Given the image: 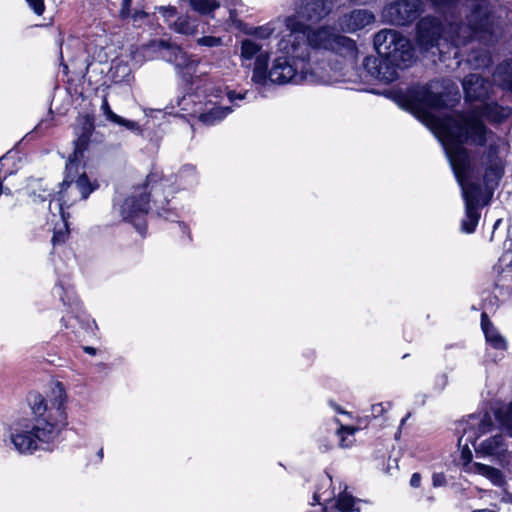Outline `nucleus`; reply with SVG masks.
<instances>
[{
    "label": "nucleus",
    "mask_w": 512,
    "mask_h": 512,
    "mask_svg": "<svg viewBox=\"0 0 512 512\" xmlns=\"http://www.w3.org/2000/svg\"><path fill=\"white\" fill-rule=\"evenodd\" d=\"M284 23L285 30L277 44L282 55L273 60L269 69L267 57L258 56L252 71L253 84H333L345 80V68L353 66L358 56L354 40L333 35L325 28L306 35L295 17H286Z\"/></svg>",
    "instance_id": "nucleus-1"
},
{
    "label": "nucleus",
    "mask_w": 512,
    "mask_h": 512,
    "mask_svg": "<svg viewBox=\"0 0 512 512\" xmlns=\"http://www.w3.org/2000/svg\"><path fill=\"white\" fill-rule=\"evenodd\" d=\"M433 132L445 151L446 157L452 167L451 158H459L460 151L464 150L467 157V170L464 172L465 180L470 181L472 165L468 150L464 144L483 147L487 144L483 159L486 165L484 184L487 189H493L504 173L503 161L499 155L500 150L507 145L504 138L496 135L484 122L477 119L475 114H455L433 121Z\"/></svg>",
    "instance_id": "nucleus-2"
},
{
    "label": "nucleus",
    "mask_w": 512,
    "mask_h": 512,
    "mask_svg": "<svg viewBox=\"0 0 512 512\" xmlns=\"http://www.w3.org/2000/svg\"><path fill=\"white\" fill-rule=\"evenodd\" d=\"M27 401L33 414L32 422L15 423L7 437L15 451L32 455L37 450L49 449L67 425V394L64 385L56 381L51 383L47 397L31 392Z\"/></svg>",
    "instance_id": "nucleus-3"
},
{
    "label": "nucleus",
    "mask_w": 512,
    "mask_h": 512,
    "mask_svg": "<svg viewBox=\"0 0 512 512\" xmlns=\"http://www.w3.org/2000/svg\"><path fill=\"white\" fill-rule=\"evenodd\" d=\"M493 34L489 11L485 0L473 4V9L468 17V24L449 23L444 28L435 17H424L417 25V43L425 51L436 47L439 54L450 53L454 50L453 57L460 56L459 49L473 39L480 42L490 40Z\"/></svg>",
    "instance_id": "nucleus-4"
},
{
    "label": "nucleus",
    "mask_w": 512,
    "mask_h": 512,
    "mask_svg": "<svg viewBox=\"0 0 512 512\" xmlns=\"http://www.w3.org/2000/svg\"><path fill=\"white\" fill-rule=\"evenodd\" d=\"M374 47L379 57L368 56L363 66L375 80L389 84L399 78V71L415 60L410 40L394 29H382L374 36Z\"/></svg>",
    "instance_id": "nucleus-5"
},
{
    "label": "nucleus",
    "mask_w": 512,
    "mask_h": 512,
    "mask_svg": "<svg viewBox=\"0 0 512 512\" xmlns=\"http://www.w3.org/2000/svg\"><path fill=\"white\" fill-rule=\"evenodd\" d=\"M93 130L92 119L85 116L82 119L80 130H76L78 137L74 142V152L69 156L66 163L65 178L60 184L56 208H59V204H62V210H64L65 205L70 206L78 201L86 200L99 187L97 180L91 181L88 178L82 163Z\"/></svg>",
    "instance_id": "nucleus-6"
},
{
    "label": "nucleus",
    "mask_w": 512,
    "mask_h": 512,
    "mask_svg": "<svg viewBox=\"0 0 512 512\" xmlns=\"http://www.w3.org/2000/svg\"><path fill=\"white\" fill-rule=\"evenodd\" d=\"M493 429V422L489 414H473L457 424L456 432L459 434L458 447L461 450L458 465L461 470L468 474L480 475L488 479L495 486H503L505 478L502 472L492 466L472 462V451L469 445L474 448L477 441L487 435Z\"/></svg>",
    "instance_id": "nucleus-7"
},
{
    "label": "nucleus",
    "mask_w": 512,
    "mask_h": 512,
    "mask_svg": "<svg viewBox=\"0 0 512 512\" xmlns=\"http://www.w3.org/2000/svg\"><path fill=\"white\" fill-rule=\"evenodd\" d=\"M198 179L196 167L192 164L183 165L175 175L174 182L171 178L161 177L158 173L149 174L147 185H151L149 194L157 205V214L168 221H175L178 218L177 214L164 207L168 204L167 197L175 192L173 185L176 184L178 189H189L198 184Z\"/></svg>",
    "instance_id": "nucleus-8"
},
{
    "label": "nucleus",
    "mask_w": 512,
    "mask_h": 512,
    "mask_svg": "<svg viewBox=\"0 0 512 512\" xmlns=\"http://www.w3.org/2000/svg\"><path fill=\"white\" fill-rule=\"evenodd\" d=\"M460 159L455 156L451 158L454 176L461 188L462 197L465 203V216L461 222V231L471 234L476 230L480 220V196L481 187L477 183L465 180L464 172L467 170V157L464 150L460 151Z\"/></svg>",
    "instance_id": "nucleus-9"
},
{
    "label": "nucleus",
    "mask_w": 512,
    "mask_h": 512,
    "mask_svg": "<svg viewBox=\"0 0 512 512\" xmlns=\"http://www.w3.org/2000/svg\"><path fill=\"white\" fill-rule=\"evenodd\" d=\"M148 187L151 188V185H147L146 182L144 186L134 187L127 197L117 196L113 201V212L117 213L123 221L131 223L141 235H144L146 231L145 217L149 209L148 196H151L149 193L147 195Z\"/></svg>",
    "instance_id": "nucleus-10"
},
{
    "label": "nucleus",
    "mask_w": 512,
    "mask_h": 512,
    "mask_svg": "<svg viewBox=\"0 0 512 512\" xmlns=\"http://www.w3.org/2000/svg\"><path fill=\"white\" fill-rule=\"evenodd\" d=\"M162 58L173 64L179 77L190 86L196 88L203 82L206 71L199 69L200 61L193 55H189L179 46L161 40L159 42Z\"/></svg>",
    "instance_id": "nucleus-11"
},
{
    "label": "nucleus",
    "mask_w": 512,
    "mask_h": 512,
    "mask_svg": "<svg viewBox=\"0 0 512 512\" xmlns=\"http://www.w3.org/2000/svg\"><path fill=\"white\" fill-rule=\"evenodd\" d=\"M446 105L444 93L438 91V82L411 86L407 90L402 104L408 111L423 114L427 109L444 108Z\"/></svg>",
    "instance_id": "nucleus-12"
},
{
    "label": "nucleus",
    "mask_w": 512,
    "mask_h": 512,
    "mask_svg": "<svg viewBox=\"0 0 512 512\" xmlns=\"http://www.w3.org/2000/svg\"><path fill=\"white\" fill-rule=\"evenodd\" d=\"M332 479L329 475L325 477L320 487L314 492L313 500L324 506V512H359L354 509L355 498L347 492V486L339 492L338 498L334 501V490H330Z\"/></svg>",
    "instance_id": "nucleus-13"
},
{
    "label": "nucleus",
    "mask_w": 512,
    "mask_h": 512,
    "mask_svg": "<svg viewBox=\"0 0 512 512\" xmlns=\"http://www.w3.org/2000/svg\"><path fill=\"white\" fill-rule=\"evenodd\" d=\"M197 97L193 93H188L179 99L177 104L182 111L197 116L199 121L205 125L218 124L232 112L229 106H217L211 102L205 103V109H203L201 103L195 102Z\"/></svg>",
    "instance_id": "nucleus-14"
},
{
    "label": "nucleus",
    "mask_w": 512,
    "mask_h": 512,
    "mask_svg": "<svg viewBox=\"0 0 512 512\" xmlns=\"http://www.w3.org/2000/svg\"><path fill=\"white\" fill-rule=\"evenodd\" d=\"M334 6V0H301L299 6L296 8V13L289 17H295L303 25V30L306 35H310L318 29H310L305 22H318L326 17ZM327 29L333 35H337L328 27H321Z\"/></svg>",
    "instance_id": "nucleus-15"
},
{
    "label": "nucleus",
    "mask_w": 512,
    "mask_h": 512,
    "mask_svg": "<svg viewBox=\"0 0 512 512\" xmlns=\"http://www.w3.org/2000/svg\"><path fill=\"white\" fill-rule=\"evenodd\" d=\"M422 11L420 0H397L387 4L382 15L391 24L406 25L416 20Z\"/></svg>",
    "instance_id": "nucleus-16"
},
{
    "label": "nucleus",
    "mask_w": 512,
    "mask_h": 512,
    "mask_svg": "<svg viewBox=\"0 0 512 512\" xmlns=\"http://www.w3.org/2000/svg\"><path fill=\"white\" fill-rule=\"evenodd\" d=\"M460 114H475L477 119L483 122V119L492 125L501 124L512 115V108L507 105H501L497 102H486L480 106L474 107L467 112Z\"/></svg>",
    "instance_id": "nucleus-17"
},
{
    "label": "nucleus",
    "mask_w": 512,
    "mask_h": 512,
    "mask_svg": "<svg viewBox=\"0 0 512 512\" xmlns=\"http://www.w3.org/2000/svg\"><path fill=\"white\" fill-rule=\"evenodd\" d=\"M494 430L495 428L493 427L492 431L488 433L490 434L489 436L477 441L475 451L478 456L491 457L502 461L508 452V446L501 433L492 434Z\"/></svg>",
    "instance_id": "nucleus-18"
},
{
    "label": "nucleus",
    "mask_w": 512,
    "mask_h": 512,
    "mask_svg": "<svg viewBox=\"0 0 512 512\" xmlns=\"http://www.w3.org/2000/svg\"><path fill=\"white\" fill-rule=\"evenodd\" d=\"M462 86L468 101H484L492 90V84L479 74L467 75L462 81Z\"/></svg>",
    "instance_id": "nucleus-19"
},
{
    "label": "nucleus",
    "mask_w": 512,
    "mask_h": 512,
    "mask_svg": "<svg viewBox=\"0 0 512 512\" xmlns=\"http://www.w3.org/2000/svg\"><path fill=\"white\" fill-rule=\"evenodd\" d=\"M375 21L374 14L366 9H355L338 19V27L342 32L354 33L364 29Z\"/></svg>",
    "instance_id": "nucleus-20"
},
{
    "label": "nucleus",
    "mask_w": 512,
    "mask_h": 512,
    "mask_svg": "<svg viewBox=\"0 0 512 512\" xmlns=\"http://www.w3.org/2000/svg\"><path fill=\"white\" fill-rule=\"evenodd\" d=\"M54 294L58 295L63 304L71 308V313L75 315V318L80 320L83 312L73 288L70 285L65 286L60 282L56 284Z\"/></svg>",
    "instance_id": "nucleus-21"
},
{
    "label": "nucleus",
    "mask_w": 512,
    "mask_h": 512,
    "mask_svg": "<svg viewBox=\"0 0 512 512\" xmlns=\"http://www.w3.org/2000/svg\"><path fill=\"white\" fill-rule=\"evenodd\" d=\"M481 327H482L483 333L485 335L487 344H489L492 348L497 349V350H506L507 349L506 339L500 334V332L489 321V319L485 313H482V315H481Z\"/></svg>",
    "instance_id": "nucleus-22"
},
{
    "label": "nucleus",
    "mask_w": 512,
    "mask_h": 512,
    "mask_svg": "<svg viewBox=\"0 0 512 512\" xmlns=\"http://www.w3.org/2000/svg\"><path fill=\"white\" fill-rule=\"evenodd\" d=\"M493 81L501 89L512 93V60H506L496 67Z\"/></svg>",
    "instance_id": "nucleus-23"
},
{
    "label": "nucleus",
    "mask_w": 512,
    "mask_h": 512,
    "mask_svg": "<svg viewBox=\"0 0 512 512\" xmlns=\"http://www.w3.org/2000/svg\"><path fill=\"white\" fill-rule=\"evenodd\" d=\"M100 110L102 111L103 115L105 116L107 121H110L112 123H115L119 126L125 127L127 130L133 131V132H139L140 127L139 124L132 120H127L116 113H114L109 105L108 99L106 96L103 97Z\"/></svg>",
    "instance_id": "nucleus-24"
},
{
    "label": "nucleus",
    "mask_w": 512,
    "mask_h": 512,
    "mask_svg": "<svg viewBox=\"0 0 512 512\" xmlns=\"http://www.w3.org/2000/svg\"><path fill=\"white\" fill-rule=\"evenodd\" d=\"M494 416L500 426L512 437V403H504L494 409Z\"/></svg>",
    "instance_id": "nucleus-25"
},
{
    "label": "nucleus",
    "mask_w": 512,
    "mask_h": 512,
    "mask_svg": "<svg viewBox=\"0 0 512 512\" xmlns=\"http://www.w3.org/2000/svg\"><path fill=\"white\" fill-rule=\"evenodd\" d=\"M189 4L195 12L213 16L214 11L221 6V0H189Z\"/></svg>",
    "instance_id": "nucleus-26"
},
{
    "label": "nucleus",
    "mask_w": 512,
    "mask_h": 512,
    "mask_svg": "<svg viewBox=\"0 0 512 512\" xmlns=\"http://www.w3.org/2000/svg\"><path fill=\"white\" fill-rule=\"evenodd\" d=\"M262 46L252 39H245L241 44V58L243 60L251 61L258 56L267 57V55L261 53Z\"/></svg>",
    "instance_id": "nucleus-27"
},
{
    "label": "nucleus",
    "mask_w": 512,
    "mask_h": 512,
    "mask_svg": "<svg viewBox=\"0 0 512 512\" xmlns=\"http://www.w3.org/2000/svg\"><path fill=\"white\" fill-rule=\"evenodd\" d=\"M173 29L183 35H193L197 31V24L191 17L182 15L174 21Z\"/></svg>",
    "instance_id": "nucleus-28"
},
{
    "label": "nucleus",
    "mask_w": 512,
    "mask_h": 512,
    "mask_svg": "<svg viewBox=\"0 0 512 512\" xmlns=\"http://www.w3.org/2000/svg\"><path fill=\"white\" fill-rule=\"evenodd\" d=\"M57 209L59 211L62 224H61V226L55 227V229H54V234L52 237V243L54 246L57 244L64 243L69 234L67 217L64 213V210H62V204H59V208H57Z\"/></svg>",
    "instance_id": "nucleus-29"
},
{
    "label": "nucleus",
    "mask_w": 512,
    "mask_h": 512,
    "mask_svg": "<svg viewBox=\"0 0 512 512\" xmlns=\"http://www.w3.org/2000/svg\"><path fill=\"white\" fill-rule=\"evenodd\" d=\"M356 428L352 426L340 425L337 429V434L340 438L341 447H349L353 442V436L356 432Z\"/></svg>",
    "instance_id": "nucleus-30"
},
{
    "label": "nucleus",
    "mask_w": 512,
    "mask_h": 512,
    "mask_svg": "<svg viewBox=\"0 0 512 512\" xmlns=\"http://www.w3.org/2000/svg\"><path fill=\"white\" fill-rule=\"evenodd\" d=\"M468 62L475 68H483L488 67L492 60L487 51H480L479 53H472L468 58Z\"/></svg>",
    "instance_id": "nucleus-31"
},
{
    "label": "nucleus",
    "mask_w": 512,
    "mask_h": 512,
    "mask_svg": "<svg viewBox=\"0 0 512 512\" xmlns=\"http://www.w3.org/2000/svg\"><path fill=\"white\" fill-rule=\"evenodd\" d=\"M197 44L206 47H218L222 44V40L215 36H204L197 39Z\"/></svg>",
    "instance_id": "nucleus-32"
},
{
    "label": "nucleus",
    "mask_w": 512,
    "mask_h": 512,
    "mask_svg": "<svg viewBox=\"0 0 512 512\" xmlns=\"http://www.w3.org/2000/svg\"><path fill=\"white\" fill-rule=\"evenodd\" d=\"M51 193L47 189H41L39 193H36V191H33L31 194V198L33 202H44L46 200H49V209L52 210V200L50 199Z\"/></svg>",
    "instance_id": "nucleus-33"
},
{
    "label": "nucleus",
    "mask_w": 512,
    "mask_h": 512,
    "mask_svg": "<svg viewBox=\"0 0 512 512\" xmlns=\"http://www.w3.org/2000/svg\"><path fill=\"white\" fill-rule=\"evenodd\" d=\"M158 13H160L167 21H170L172 18L176 16L177 10L173 6H159L156 8Z\"/></svg>",
    "instance_id": "nucleus-34"
},
{
    "label": "nucleus",
    "mask_w": 512,
    "mask_h": 512,
    "mask_svg": "<svg viewBox=\"0 0 512 512\" xmlns=\"http://www.w3.org/2000/svg\"><path fill=\"white\" fill-rule=\"evenodd\" d=\"M33 12L40 16L45 10L44 0H25Z\"/></svg>",
    "instance_id": "nucleus-35"
},
{
    "label": "nucleus",
    "mask_w": 512,
    "mask_h": 512,
    "mask_svg": "<svg viewBox=\"0 0 512 512\" xmlns=\"http://www.w3.org/2000/svg\"><path fill=\"white\" fill-rule=\"evenodd\" d=\"M391 404L387 403H377L371 406V413L373 417H379L384 414L388 409H390Z\"/></svg>",
    "instance_id": "nucleus-36"
},
{
    "label": "nucleus",
    "mask_w": 512,
    "mask_h": 512,
    "mask_svg": "<svg viewBox=\"0 0 512 512\" xmlns=\"http://www.w3.org/2000/svg\"><path fill=\"white\" fill-rule=\"evenodd\" d=\"M131 0H122L121 9H120V17L122 19H126L131 15Z\"/></svg>",
    "instance_id": "nucleus-37"
},
{
    "label": "nucleus",
    "mask_w": 512,
    "mask_h": 512,
    "mask_svg": "<svg viewBox=\"0 0 512 512\" xmlns=\"http://www.w3.org/2000/svg\"><path fill=\"white\" fill-rule=\"evenodd\" d=\"M456 1L457 0H431L433 5L437 9H442L444 7H447L450 9V8L454 7Z\"/></svg>",
    "instance_id": "nucleus-38"
},
{
    "label": "nucleus",
    "mask_w": 512,
    "mask_h": 512,
    "mask_svg": "<svg viewBox=\"0 0 512 512\" xmlns=\"http://www.w3.org/2000/svg\"><path fill=\"white\" fill-rule=\"evenodd\" d=\"M448 384V376L446 374H440L435 378V386L439 391H442Z\"/></svg>",
    "instance_id": "nucleus-39"
},
{
    "label": "nucleus",
    "mask_w": 512,
    "mask_h": 512,
    "mask_svg": "<svg viewBox=\"0 0 512 512\" xmlns=\"http://www.w3.org/2000/svg\"><path fill=\"white\" fill-rule=\"evenodd\" d=\"M432 484L434 487H442L446 484V478L443 473H434L432 476Z\"/></svg>",
    "instance_id": "nucleus-40"
},
{
    "label": "nucleus",
    "mask_w": 512,
    "mask_h": 512,
    "mask_svg": "<svg viewBox=\"0 0 512 512\" xmlns=\"http://www.w3.org/2000/svg\"><path fill=\"white\" fill-rule=\"evenodd\" d=\"M65 48L66 49H69V48L81 49V42L78 38L71 36L68 38V40L65 44Z\"/></svg>",
    "instance_id": "nucleus-41"
},
{
    "label": "nucleus",
    "mask_w": 512,
    "mask_h": 512,
    "mask_svg": "<svg viewBox=\"0 0 512 512\" xmlns=\"http://www.w3.org/2000/svg\"><path fill=\"white\" fill-rule=\"evenodd\" d=\"M246 96V93H236L235 91L228 92V99L231 103H234L237 100H243Z\"/></svg>",
    "instance_id": "nucleus-42"
},
{
    "label": "nucleus",
    "mask_w": 512,
    "mask_h": 512,
    "mask_svg": "<svg viewBox=\"0 0 512 512\" xmlns=\"http://www.w3.org/2000/svg\"><path fill=\"white\" fill-rule=\"evenodd\" d=\"M130 17L134 22H138L146 17V13L142 10L135 9L134 11H131Z\"/></svg>",
    "instance_id": "nucleus-43"
},
{
    "label": "nucleus",
    "mask_w": 512,
    "mask_h": 512,
    "mask_svg": "<svg viewBox=\"0 0 512 512\" xmlns=\"http://www.w3.org/2000/svg\"><path fill=\"white\" fill-rule=\"evenodd\" d=\"M421 484V475L419 473H413L410 479V485L414 488L419 487Z\"/></svg>",
    "instance_id": "nucleus-44"
},
{
    "label": "nucleus",
    "mask_w": 512,
    "mask_h": 512,
    "mask_svg": "<svg viewBox=\"0 0 512 512\" xmlns=\"http://www.w3.org/2000/svg\"><path fill=\"white\" fill-rule=\"evenodd\" d=\"M507 470L512 475V452L508 454Z\"/></svg>",
    "instance_id": "nucleus-45"
},
{
    "label": "nucleus",
    "mask_w": 512,
    "mask_h": 512,
    "mask_svg": "<svg viewBox=\"0 0 512 512\" xmlns=\"http://www.w3.org/2000/svg\"><path fill=\"white\" fill-rule=\"evenodd\" d=\"M84 351L90 355L96 354V349L94 347L86 346L84 347Z\"/></svg>",
    "instance_id": "nucleus-46"
},
{
    "label": "nucleus",
    "mask_w": 512,
    "mask_h": 512,
    "mask_svg": "<svg viewBox=\"0 0 512 512\" xmlns=\"http://www.w3.org/2000/svg\"><path fill=\"white\" fill-rule=\"evenodd\" d=\"M409 417H410V414L408 413V414L406 415V417H405V418H403V419L401 420V423H400V426H401V427L406 423V420H407Z\"/></svg>",
    "instance_id": "nucleus-47"
},
{
    "label": "nucleus",
    "mask_w": 512,
    "mask_h": 512,
    "mask_svg": "<svg viewBox=\"0 0 512 512\" xmlns=\"http://www.w3.org/2000/svg\"><path fill=\"white\" fill-rule=\"evenodd\" d=\"M62 322L64 323V325H65V327H66V328L71 327V325H69V324L67 323V318H66V317H63V318H62Z\"/></svg>",
    "instance_id": "nucleus-48"
},
{
    "label": "nucleus",
    "mask_w": 512,
    "mask_h": 512,
    "mask_svg": "<svg viewBox=\"0 0 512 512\" xmlns=\"http://www.w3.org/2000/svg\"><path fill=\"white\" fill-rule=\"evenodd\" d=\"M473 512H495V511L489 510V509H481V510H475Z\"/></svg>",
    "instance_id": "nucleus-49"
},
{
    "label": "nucleus",
    "mask_w": 512,
    "mask_h": 512,
    "mask_svg": "<svg viewBox=\"0 0 512 512\" xmlns=\"http://www.w3.org/2000/svg\"><path fill=\"white\" fill-rule=\"evenodd\" d=\"M179 226H180L181 229H183V231H185L186 228H187L184 223H179Z\"/></svg>",
    "instance_id": "nucleus-50"
},
{
    "label": "nucleus",
    "mask_w": 512,
    "mask_h": 512,
    "mask_svg": "<svg viewBox=\"0 0 512 512\" xmlns=\"http://www.w3.org/2000/svg\"><path fill=\"white\" fill-rule=\"evenodd\" d=\"M98 456L100 457V459H102L103 457V449H100L99 452H98Z\"/></svg>",
    "instance_id": "nucleus-51"
},
{
    "label": "nucleus",
    "mask_w": 512,
    "mask_h": 512,
    "mask_svg": "<svg viewBox=\"0 0 512 512\" xmlns=\"http://www.w3.org/2000/svg\"><path fill=\"white\" fill-rule=\"evenodd\" d=\"M500 222H501V220H500V219L496 221V223H495V225H494V229L499 225V223H500Z\"/></svg>",
    "instance_id": "nucleus-52"
},
{
    "label": "nucleus",
    "mask_w": 512,
    "mask_h": 512,
    "mask_svg": "<svg viewBox=\"0 0 512 512\" xmlns=\"http://www.w3.org/2000/svg\"><path fill=\"white\" fill-rule=\"evenodd\" d=\"M60 45L62 46V43ZM60 54H61V59H63V50L62 49L60 51Z\"/></svg>",
    "instance_id": "nucleus-53"
},
{
    "label": "nucleus",
    "mask_w": 512,
    "mask_h": 512,
    "mask_svg": "<svg viewBox=\"0 0 512 512\" xmlns=\"http://www.w3.org/2000/svg\"><path fill=\"white\" fill-rule=\"evenodd\" d=\"M63 67H64V69H65V70H67V69H68V66H67V65H65V64H63Z\"/></svg>",
    "instance_id": "nucleus-54"
}]
</instances>
